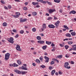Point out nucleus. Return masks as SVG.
<instances>
[{
	"label": "nucleus",
	"mask_w": 76,
	"mask_h": 76,
	"mask_svg": "<svg viewBox=\"0 0 76 76\" xmlns=\"http://www.w3.org/2000/svg\"><path fill=\"white\" fill-rule=\"evenodd\" d=\"M44 58L46 60L45 61V63H48L49 61V58L46 56H45Z\"/></svg>",
	"instance_id": "6"
},
{
	"label": "nucleus",
	"mask_w": 76,
	"mask_h": 76,
	"mask_svg": "<svg viewBox=\"0 0 76 76\" xmlns=\"http://www.w3.org/2000/svg\"><path fill=\"white\" fill-rule=\"evenodd\" d=\"M51 46L52 47H54V46H55V45L53 44V43H52V44L51 45Z\"/></svg>",
	"instance_id": "49"
},
{
	"label": "nucleus",
	"mask_w": 76,
	"mask_h": 76,
	"mask_svg": "<svg viewBox=\"0 0 76 76\" xmlns=\"http://www.w3.org/2000/svg\"><path fill=\"white\" fill-rule=\"evenodd\" d=\"M54 60H55V61H57V63H58L59 62V61L57 59H54Z\"/></svg>",
	"instance_id": "50"
},
{
	"label": "nucleus",
	"mask_w": 76,
	"mask_h": 76,
	"mask_svg": "<svg viewBox=\"0 0 76 76\" xmlns=\"http://www.w3.org/2000/svg\"><path fill=\"white\" fill-rule=\"evenodd\" d=\"M37 39L38 40H41V37L39 36H38L37 37Z\"/></svg>",
	"instance_id": "22"
},
{
	"label": "nucleus",
	"mask_w": 76,
	"mask_h": 76,
	"mask_svg": "<svg viewBox=\"0 0 76 76\" xmlns=\"http://www.w3.org/2000/svg\"><path fill=\"white\" fill-rule=\"evenodd\" d=\"M25 5H26V6H27V5H28V3L27 2H25Z\"/></svg>",
	"instance_id": "52"
},
{
	"label": "nucleus",
	"mask_w": 76,
	"mask_h": 76,
	"mask_svg": "<svg viewBox=\"0 0 76 76\" xmlns=\"http://www.w3.org/2000/svg\"><path fill=\"white\" fill-rule=\"evenodd\" d=\"M71 34L72 36H75L76 35V33L74 32H72Z\"/></svg>",
	"instance_id": "25"
},
{
	"label": "nucleus",
	"mask_w": 76,
	"mask_h": 76,
	"mask_svg": "<svg viewBox=\"0 0 76 76\" xmlns=\"http://www.w3.org/2000/svg\"><path fill=\"white\" fill-rule=\"evenodd\" d=\"M26 73H27V72L22 71L21 72L22 75H25V74H26Z\"/></svg>",
	"instance_id": "20"
},
{
	"label": "nucleus",
	"mask_w": 76,
	"mask_h": 76,
	"mask_svg": "<svg viewBox=\"0 0 76 76\" xmlns=\"http://www.w3.org/2000/svg\"><path fill=\"white\" fill-rule=\"evenodd\" d=\"M42 28H45V29L47 28V27H46V24H43Z\"/></svg>",
	"instance_id": "21"
},
{
	"label": "nucleus",
	"mask_w": 76,
	"mask_h": 76,
	"mask_svg": "<svg viewBox=\"0 0 76 76\" xmlns=\"http://www.w3.org/2000/svg\"><path fill=\"white\" fill-rule=\"evenodd\" d=\"M69 65V64L68 62H65L64 63V66L65 68H66V69H69L70 68V66H68Z\"/></svg>",
	"instance_id": "1"
},
{
	"label": "nucleus",
	"mask_w": 76,
	"mask_h": 76,
	"mask_svg": "<svg viewBox=\"0 0 76 76\" xmlns=\"http://www.w3.org/2000/svg\"><path fill=\"white\" fill-rule=\"evenodd\" d=\"M8 7L9 9H10L12 8V7L10 5H9L8 6Z\"/></svg>",
	"instance_id": "38"
},
{
	"label": "nucleus",
	"mask_w": 76,
	"mask_h": 76,
	"mask_svg": "<svg viewBox=\"0 0 76 76\" xmlns=\"http://www.w3.org/2000/svg\"><path fill=\"white\" fill-rule=\"evenodd\" d=\"M52 51H55V49H53L51 50Z\"/></svg>",
	"instance_id": "64"
},
{
	"label": "nucleus",
	"mask_w": 76,
	"mask_h": 76,
	"mask_svg": "<svg viewBox=\"0 0 76 76\" xmlns=\"http://www.w3.org/2000/svg\"><path fill=\"white\" fill-rule=\"evenodd\" d=\"M47 3H48L49 4V5H51V3L50 2H49L48 1H46Z\"/></svg>",
	"instance_id": "36"
},
{
	"label": "nucleus",
	"mask_w": 76,
	"mask_h": 76,
	"mask_svg": "<svg viewBox=\"0 0 76 76\" xmlns=\"http://www.w3.org/2000/svg\"><path fill=\"white\" fill-rule=\"evenodd\" d=\"M3 25L4 26H7V23H3Z\"/></svg>",
	"instance_id": "34"
},
{
	"label": "nucleus",
	"mask_w": 76,
	"mask_h": 76,
	"mask_svg": "<svg viewBox=\"0 0 76 76\" xmlns=\"http://www.w3.org/2000/svg\"><path fill=\"white\" fill-rule=\"evenodd\" d=\"M72 50H73V48H71V49H70L69 50V51H72Z\"/></svg>",
	"instance_id": "62"
},
{
	"label": "nucleus",
	"mask_w": 76,
	"mask_h": 76,
	"mask_svg": "<svg viewBox=\"0 0 76 76\" xmlns=\"http://www.w3.org/2000/svg\"><path fill=\"white\" fill-rule=\"evenodd\" d=\"M32 4L34 6H35V5H38V4H39V2H33L32 3Z\"/></svg>",
	"instance_id": "9"
},
{
	"label": "nucleus",
	"mask_w": 76,
	"mask_h": 76,
	"mask_svg": "<svg viewBox=\"0 0 76 76\" xmlns=\"http://www.w3.org/2000/svg\"><path fill=\"white\" fill-rule=\"evenodd\" d=\"M43 1H43V0H40V2L42 3H43Z\"/></svg>",
	"instance_id": "55"
},
{
	"label": "nucleus",
	"mask_w": 76,
	"mask_h": 76,
	"mask_svg": "<svg viewBox=\"0 0 76 76\" xmlns=\"http://www.w3.org/2000/svg\"><path fill=\"white\" fill-rule=\"evenodd\" d=\"M20 34H23L24 33V31L23 30H21L20 31Z\"/></svg>",
	"instance_id": "39"
},
{
	"label": "nucleus",
	"mask_w": 76,
	"mask_h": 76,
	"mask_svg": "<svg viewBox=\"0 0 76 76\" xmlns=\"http://www.w3.org/2000/svg\"><path fill=\"white\" fill-rule=\"evenodd\" d=\"M58 73L59 75H61L62 74V72H61V71H59Z\"/></svg>",
	"instance_id": "54"
},
{
	"label": "nucleus",
	"mask_w": 76,
	"mask_h": 76,
	"mask_svg": "<svg viewBox=\"0 0 76 76\" xmlns=\"http://www.w3.org/2000/svg\"><path fill=\"white\" fill-rule=\"evenodd\" d=\"M52 19V17H49L48 18V20H51V19Z\"/></svg>",
	"instance_id": "53"
},
{
	"label": "nucleus",
	"mask_w": 76,
	"mask_h": 76,
	"mask_svg": "<svg viewBox=\"0 0 76 76\" xmlns=\"http://www.w3.org/2000/svg\"><path fill=\"white\" fill-rule=\"evenodd\" d=\"M15 14L16 15V16H18V18H19V15H20V14L18 12H16Z\"/></svg>",
	"instance_id": "23"
},
{
	"label": "nucleus",
	"mask_w": 76,
	"mask_h": 76,
	"mask_svg": "<svg viewBox=\"0 0 76 76\" xmlns=\"http://www.w3.org/2000/svg\"><path fill=\"white\" fill-rule=\"evenodd\" d=\"M17 73H18V74H21V73H22V72H21L19 71H18V72H17Z\"/></svg>",
	"instance_id": "43"
},
{
	"label": "nucleus",
	"mask_w": 76,
	"mask_h": 76,
	"mask_svg": "<svg viewBox=\"0 0 76 76\" xmlns=\"http://www.w3.org/2000/svg\"><path fill=\"white\" fill-rule=\"evenodd\" d=\"M60 0H57L56 3H60Z\"/></svg>",
	"instance_id": "51"
},
{
	"label": "nucleus",
	"mask_w": 76,
	"mask_h": 76,
	"mask_svg": "<svg viewBox=\"0 0 76 76\" xmlns=\"http://www.w3.org/2000/svg\"><path fill=\"white\" fill-rule=\"evenodd\" d=\"M59 45H60L61 47H63L64 46V45H62V44H60Z\"/></svg>",
	"instance_id": "44"
},
{
	"label": "nucleus",
	"mask_w": 76,
	"mask_h": 76,
	"mask_svg": "<svg viewBox=\"0 0 76 76\" xmlns=\"http://www.w3.org/2000/svg\"><path fill=\"white\" fill-rule=\"evenodd\" d=\"M1 3H2V4H4V2L3 1H1Z\"/></svg>",
	"instance_id": "47"
},
{
	"label": "nucleus",
	"mask_w": 76,
	"mask_h": 76,
	"mask_svg": "<svg viewBox=\"0 0 76 76\" xmlns=\"http://www.w3.org/2000/svg\"><path fill=\"white\" fill-rule=\"evenodd\" d=\"M62 11H63V10H59V12L60 13H62Z\"/></svg>",
	"instance_id": "57"
},
{
	"label": "nucleus",
	"mask_w": 76,
	"mask_h": 76,
	"mask_svg": "<svg viewBox=\"0 0 76 76\" xmlns=\"http://www.w3.org/2000/svg\"><path fill=\"white\" fill-rule=\"evenodd\" d=\"M15 37L16 38H18V37H19V34H17L16 36H15Z\"/></svg>",
	"instance_id": "48"
},
{
	"label": "nucleus",
	"mask_w": 76,
	"mask_h": 76,
	"mask_svg": "<svg viewBox=\"0 0 76 76\" xmlns=\"http://www.w3.org/2000/svg\"><path fill=\"white\" fill-rule=\"evenodd\" d=\"M76 13V12L74 10L70 12H69V14H75Z\"/></svg>",
	"instance_id": "11"
},
{
	"label": "nucleus",
	"mask_w": 76,
	"mask_h": 76,
	"mask_svg": "<svg viewBox=\"0 0 76 76\" xmlns=\"http://www.w3.org/2000/svg\"><path fill=\"white\" fill-rule=\"evenodd\" d=\"M17 63L18 64L20 65L22 64V62H21V61H20V60H18L17 61Z\"/></svg>",
	"instance_id": "28"
},
{
	"label": "nucleus",
	"mask_w": 76,
	"mask_h": 76,
	"mask_svg": "<svg viewBox=\"0 0 76 76\" xmlns=\"http://www.w3.org/2000/svg\"><path fill=\"white\" fill-rule=\"evenodd\" d=\"M46 43L48 45H50V44H51V42L46 41Z\"/></svg>",
	"instance_id": "19"
},
{
	"label": "nucleus",
	"mask_w": 76,
	"mask_h": 76,
	"mask_svg": "<svg viewBox=\"0 0 76 76\" xmlns=\"http://www.w3.org/2000/svg\"><path fill=\"white\" fill-rule=\"evenodd\" d=\"M65 57H66V58H69V55L68 54H66L65 55Z\"/></svg>",
	"instance_id": "41"
},
{
	"label": "nucleus",
	"mask_w": 76,
	"mask_h": 76,
	"mask_svg": "<svg viewBox=\"0 0 76 76\" xmlns=\"http://www.w3.org/2000/svg\"><path fill=\"white\" fill-rule=\"evenodd\" d=\"M13 66L14 67H18V65L16 64V63H14V64H13Z\"/></svg>",
	"instance_id": "26"
},
{
	"label": "nucleus",
	"mask_w": 76,
	"mask_h": 76,
	"mask_svg": "<svg viewBox=\"0 0 76 76\" xmlns=\"http://www.w3.org/2000/svg\"><path fill=\"white\" fill-rule=\"evenodd\" d=\"M21 69L22 70H28V69L26 67H24L23 66H22Z\"/></svg>",
	"instance_id": "13"
},
{
	"label": "nucleus",
	"mask_w": 76,
	"mask_h": 76,
	"mask_svg": "<svg viewBox=\"0 0 76 76\" xmlns=\"http://www.w3.org/2000/svg\"><path fill=\"white\" fill-rule=\"evenodd\" d=\"M39 7H40V6H39V5H36V7L37 8Z\"/></svg>",
	"instance_id": "59"
},
{
	"label": "nucleus",
	"mask_w": 76,
	"mask_h": 76,
	"mask_svg": "<svg viewBox=\"0 0 76 76\" xmlns=\"http://www.w3.org/2000/svg\"><path fill=\"white\" fill-rule=\"evenodd\" d=\"M55 73H56V70H53L51 72V75L53 76Z\"/></svg>",
	"instance_id": "12"
},
{
	"label": "nucleus",
	"mask_w": 76,
	"mask_h": 76,
	"mask_svg": "<svg viewBox=\"0 0 76 76\" xmlns=\"http://www.w3.org/2000/svg\"><path fill=\"white\" fill-rule=\"evenodd\" d=\"M7 40L8 42H10V43H13L14 41H13V39L12 37H10V38H8L7 39Z\"/></svg>",
	"instance_id": "2"
},
{
	"label": "nucleus",
	"mask_w": 76,
	"mask_h": 76,
	"mask_svg": "<svg viewBox=\"0 0 76 76\" xmlns=\"http://www.w3.org/2000/svg\"><path fill=\"white\" fill-rule=\"evenodd\" d=\"M48 27L50 28H55V26L53 24L49 25L48 26Z\"/></svg>",
	"instance_id": "8"
},
{
	"label": "nucleus",
	"mask_w": 76,
	"mask_h": 76,
	"mask_svg": "<svg viewBox=\"0 0 76 76\" xmlns=\"http://www.w3.org/2000/svg\"><path fill=\"white\" fill-rule=\"evenodd\" d=\"M14 71L15 72V73H18V70L17 69H14Z\"/></svg>",
	"instance_id": "42"
},
{
	"label": "nucleus",
	"mask_w": 76,
	"mask_h": 76,
	"mask_svg": "<svg viewBox=\"0 0 76 76\" xmlns=\"http://www.w3.org/2000/svg\"><path fill=\"white\" fill-rule=\"evenodd\" d=\"M73 50L76 51V45H73L72 46Z\"/></svg>",
	"instance_id": "14"
},
{
	"label": "nucleus",
	"mask_w": 76,
	"mask_h": 76,
	"mask_svg": "<svg viewBox=\"0 0 76 76\" xmlns=\"http://www.w3.org/2000/svg\"><path fill=\"white\" fill-rule=\"evenodd\" d=\"M4 8H5V9H8V8H7V7H6V6H4Z\"/></svg>",
	"instance_id": "61"
},
{
	"label": "nucleus",
	"mask_w": 76,
	"mask_h": 76,
	"mask_svg": "<svg viewBox=\"0 0 76 76\" xmlns=\"http://www.w3.org/2000/svg\"><path fill=\"white\" fill-rule=\"evenodd\" d=\"M57 57H58L59 58H61L62 57H63V55H60L57 56Z\"/></svg>",
	"instance_id": "24"
},
{
	"label": "nucleus",
	"mask_w": 76,
	"mask_h": 76,
	"mask_svg": "<svg viewBox=\"0 0 76 76\" xmlns=\"http://www.w3.org/2000/svg\"><path fill=\"white\" fill-rule=\"evenodd\" d=\"M12 32H13L16 33V32H17V31L16 30L13 29L12 30Z\"/></svg>",
	"instance_id": "45"
},
{
	"label": "nucleus",
	"mask_w": 76,
	"mask_h": 76,
	"mask_svg": "<svg viewBox=\"0 0 76 76\" xmlns=\"http://www.w3.org/2000/svg\"><path fill=\"white\" fill-rule=\"evenodd\" d=\"M38 42L40 44H42L44 43V41L39 40L38 41Z\"/></svg>",
	"instance_id": "10"
},
{
	"label": "nucleus",
	"mask_w": 76,
	"mask_h": 76,
	"mask_svg": "<svg viewBox=\"0 0 76 76\" xmlns=\"http://www.w3.org/2000/svg\"><path fill=\"white\" fill-rule=\"evenodd\" d=\"M64 28H65V29H67V30H68V29H69V27H68L67 26L65 25H64Z\"/></svg>",
	"instance_id": "18"
},
{
	"label": "nucleus",
	"mask_w": 76,
	"mask_h": 76,
	"mask_svg": "<svg viewBox=\"0 0 76 76\" xmlns=\"http://www.w3.org/2000/svg\"><path fill=\"white\" fill-rule=\"evenodd\" d=\"M35 61L36 62V63H38L39 64H40V61H39V59H37Z\"/></svg>",
	"instance_id": "16"
},
{
	"label": "nucleus",
	"mask_w": 76,
	"mask_h": 76,
	"mask_svg": "<svg viewBox=\"0 0 76 76\" xmlns=\"http://www.w3.org/2000/svg\"><path fill=\"white\" fill-rule=\"evenodd\" d=\"M55 19H57V18H56V17L54 16V20H55Z\"/></svg>",
	"instance_id": "63"
},
{
	"label": "nucleus",
	"mask_w": 76,
	"mask_h": 76,
	"mask_svg": "<svg viewBox=\"0 0 76 76\" xmlns=\"http://www.w3.org/2000/svg\"><path fill=\"white\" fill-rule=\"evenodd\" d=\"M60 21L58 20L57 21V22L55 23L56 28H58V26L59 25V24H60Z\"/></svg>",
	"instance_id": "4"
},
{
	"label": "nucleus",
	"mask_w": 76,
	"mask_h": 76,
	"mask_svg": "<svg viewBox=\"0 0 76 76\" xmlns=\"http://www.w3.org/2000/svg\"><path fill=\"white\" fill-rule=\"evenodd\" d=\"M24 10H28V9H27V7H25L24 8Z\"/></svg>",
	"instance_id": "46"
},
{
	"label": "nucleus",
	"mask_w": 76,
	"mask_h": 76,
	"mask_svg": "<svg viewBox=\"0 0 76 76\" xmlns=\"http://www.w3.org/2000/svg\"><path fill=\"white\" fill-rule=\"evenodd\" d=\"M71 63L72 64H74V62L73 61H71Z\"/></svg>",
	"instance_id": "58"
},
{
	"label": "nucleus",
	"mask_w": 76,
	"mask_h": 76,
	"mask_svg": "<svg viewBox=\"0 0 76 76\" xmlns=\"http://www.w3.org/2000/svg\"><path fill=\"white\" fill-rule=\"evenodd\" d=\"M32 31L33 32H35L36 31V28H34L32 29Z\"/></svg>",
	"instance_id": "33"
},
{
	"label": "nucleus",
	"mask_w": 76,
	"mask_h": 76,
	"mask_svg": "<svg viewBox=\"0 0 76 76\" xmlns=\"http://www.w3.org/2000/svg\"><path fill=\"white\" fill-rule=\"evenodd\" d=\"M32 65L34 66H36V64H35L33 63L32 64Z\"/></svg>",
	"instance_id": "56"
},
{
	"label": "nucleus",
	"mask_w": 76,
	"mask_h": 76,
	"mask_svg": "<svg viewBox=\"0 0 76 76\" xmlns=\"http://www.w3.org/2000/svg\"><path fill=\"white\" fill-rule=\"evenodd\" d=\"M55 63L54 61H51V63H50V64L52 65V64H54Z\"/></svg>",
	"instance_id": "37"
},
{
	"label": "nucleus",
	"mask_w": 76,
	"mask_h": 76,
	"mask_svg": "<svg viewBox=\"0 0 76 76\" xmlns=\"http://www.w3.org/2000/svg\"><path fill=\"white\" fill-rule=\"evenodd\" d=\"M16 49V50H18V51H22V50L20 49V46L18 45H17Z\"/></svg>",
	"instance_id": "7"
},
{
	"label": "nucleus",
	"mask_w": 76,
	"mask_h": 76,
	"mask_svg": "<svg viewBox=\"0 0 76 76\" xmlns=\"http://www.w3.org/2000/svg\"><path fill=\"white\" fill-rule=\"evenodd\" d=\"M34 49H35V48H31V50H34Z\"/></svg>",
	"instance_id": "60"
},
{
	"label": "nucleus",
	"mask_w": 76,
	"mask_h": 76,
	"mask_svg": "<svg viewBox=\"0 0 76 76\" xmlns=\"http://www.w3.org/2000/svg\"><path fill=\"white\" fill-rule=\"evenodd\" d=\"M73 43L72 41L71 42H68V44H69V45H72Z\"/></svg>",
	"instance_id": "27"
},
{
	"label": "nucleus",
	"mask_w": 76,
	"mask_h": 76,
	"mask_svg": "<svg viewBox=\"0 0 76 76\" xmlns=\"http://www.w3.org/2000/svg\"><path fill=\"white\" fill-rule=\"evenodd\" d=\"M40 67L42 68H45V66L43 65L40 66Z\"/></svg>",
	"instance_id": "40"
},
{
	"label": "nucleus",
	"mask_w": 76,
	"mask_h": 76,
	"mask_svg": "<svg viewBox=\"0 0 76 76\" xmlns=\"http://www.w3.org/2000/svg\"><path fill=\"white\" fill-rule=\"evenodd\" d=\"M46 48H47V45L44 46H43L42 47V48L43 50H45Z\"/></svg>",
	"instance_id": "32"
},
{
	"label": "nucleus",
	"mask_w": 76,
	"mask_h": 76,
	"mask_svg": "<svg viewBox=\"0 0 76 76\" xmlns=\"http://www.w3.org/2000/svg\"><path fill=\"white\" fill-rule=\"evenodd\" d=\"M66 37H71V34L69 33H67L66 35Z\"/></svg>",
	"instance_id": "17"
},
{
	"label": "nucleus",
	"mask_w": 76,
	"mask_h": 76,
	"mask_svg": "<svg viewBox=\"0 0 76 76\" xmlns=\"http://www.w3.org/2000/svg\"><path fill=\"white\" fill-rule=\"evenodd\" d=\"M40 60L41 61H42L43 60V59L42 58V57L41 56L39 58Z\"/></svg>",
	"instance_id": "35"
},
{
	"label": "nucleus",
	"mask_w": 76,
	"mask_h": 76,
	"mask_svg": "<svg viewBox=\"0 0 76 76\" xmlns=\"http://www.w3.org/2000/svg\"><path fill=\"white\" fill-rule=\"evenodd\" d=\"M10 53H7L5 54V60H7L9 58V57H10Z\"/></svg>",
	"instance_id": "3"
},
{
	"label": "nucleus",
	"mask_w": 76,
	"mask_h": 76,
	"mask_svg": "<svg viewBox=\"0 0 76 76\" xmlns=\"http://www.w3.org/2000/svg\"><path fill=\"white\" fill-rule=\"evenodd\" d=\"M20 22H23L26 21V19H24L23 20H20Z\"/></svg>",
	"instance_id": "15"
},
{
	"label": "nucleus",
	"mask_w": 76,
	"mask_h": 76,
	"mask_svg": "<svg viewBox=\"0 0 76 76\" xmlns=\"http://www.w3.org/2000/svg\"><path fill=\"white\" fill-rule=\"evenodd\" d=\"M49 13H52L54 12H56V10L55 9H50L48 10Z\"/></svg>",
	"instance_id": "5"
},
{
	"label": "nucleus",
	"mask_w": 76,
	"mask_h": 76,
	"mask_svg": "<svg viewBox=\"0 0 76 76\" xmlns=\"http://www.w3.org/2000/svg\"><path fill=\"white\" fill-rule=\"evenodd\" d=\"M32 15H33V16H36V15H37V12H33L32 13Z\"/></svg>",
	"instance_id": "30"
},
{
	"label": "nucleus",
	"mask_w": 76,
	"mask_h": 76,
	"mask_svg": "<svg viewBox=\"0 0 76 76\" xmlns=\"http://www.w3.org/2000/svg\"><path fill=\"white\" fill-rule=\"evenodd\" d=\"M64 47L66 50H67V49H68V48H69V46L67 45H65Z\"/></svg>",
	"instance_id": "31"
},
{
	"label": "nucleus",
	"mask_w": 76,
	"mask_h": 76,
	"mask_svg": "<svg viewBox=\"0 0 76 76\" xmlns=\"http://www.w3.org/2000/svg\"><path fill=\"white\" fill-rule=\"evenodd\" d=\"M12 16L14 17V18H18V16L16 15H12Z\"/></svg>",
	"instance_id": "29"
}]
</instances>
